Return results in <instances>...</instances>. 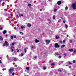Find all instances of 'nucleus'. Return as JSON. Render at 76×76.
Listing matches in <instances>:
<instances>
[{
	"instance_id": "nucleus-1",
	"label": "nucleus",
	"mask_w": 76,
	"mask_h": 76,
	"mask_svg": "<svg viewBox=\"0 0 76 76\" xmlns=\"http://www.w3.org/2000/svg\"><path fill=\"white\" fill-rule=\"evenodd\" d=\"M71 7L73 10H76V2L74 3H73L71 6Z\"/></svg>"
},
{
	"instance_id": "nucleus-2",
	"label": "nucleus",
	"mask_w": 76,
	"mask_h": 76,
	"mask_svg": "<svg viewBox=\"0 0 76 76\" xmlns=\"http://www.w3.org/2000/svg\"><path fill=\"white\" fill-rule=\"evenodd\" d=\"M14 71V68H11L9 70V74H11Z\"/></svg>"
},
{
	"instance_id": "nucleus-3",
	"label": "nucleus",
	"mask_w": 76,
	"mask_h": 76,
	"mask_svg": "<svg viewBox=\"0 0 76 76\" xmlns=\"http://www.w3.org/2000/svg\"><path fill=\"white\" fill-rule=\"evenodd\" d=\"M45 42L46 43V45H48L50 43V40L49 39H46L45 40Z\"/></svg>"
},
{
	"instance_id": "nucleus-4",
	"label": "nucleus",
	"mask_w": 76,
	"mask_h": 76,
	"mask_svg": "<svg viewBox=\"0 0 76 76\" xmlns=\"http://www.w3.org/2000/svg\"><path fill=\"white\" fill-rule=\"evenodd\" d=\"M54 47H55V48H59V47H60V46L58 45V43H56L55 44Z\"/></svg>"
},
{
	"instance_id": "nucleus-5",
	"label": "nucleus",
	"mask_w": 76,
	"mask_h": 76,
	"mask_svg": "<svg viewBox=\"0 0 76 76\" xmlns=\"http://www.w3.org/2000/svg\"><path fill=\"white\" fill-rule=\"evenodd\" d=\"M5 46L6 47H8L9 45V43L6 41H5Z\"/></svg>"
},
{
	"instance_id": "nucleus-6",
	"label": "nucleus",
	"mask_w": 76,
	"mask_h": 76,
	"mask_svg": "<svg viewBox=\"0 0 76 76\" xmlns=\"http://www.w3.org/2000/svg\"><path fill=\"white\" fill-rule=\"evenodd\" d=\"M61 1H58L57 2V4H58V5H60L61 4Z\"/></svg>"
},
{
	"instance_id": "nucleus-7",
	"label": "nucleus",
	"mask_w": 76,
	"mask_h": 76,
	"mask_svg": "<svg viewBox=\"0 0 76 76\" xmlns=\"http://www.w3.org/2000/svg\"><path fill=\"white\" fill-rule=\"evenodd\" d=\"M27 25L28 27H31V24L30 23H28Z\"/></svg>"
},
{
	"instance_id": "nucleus-8",
	"label": "nucleus",
	"mask_w": 76,
	"mask_h": 76,
	"mask_svg": "<svg viewBox=\"0 0 76 76\" xmlns=\"http://www.w3.org/2000/svg\"><path fill=\"white\" fill-rule=\"evenodd\" d=\"M35 42L36 43H38V42H39V40L37 39H36Z\"/></svg>"
},
{
	"instance_id": "nucleus-9",
	"label": "nucleus",
	"mask_w": 76,
	"mask_h": 76,
	"mask_svg": "<svg viewBox=\"0 0 76 76\" xmlns=\"http://www.w3.org/2000/svg\"><path fill=\"white\" fill-rule=\"evenodd\" d=\"M69 51H70V52H72L73 51V49H69Z\"/></svg>"
},
{
	"instance_id": "nucleus-10",
	"label": "nucleus",
	"mask_w": 76,
	"mask_h": 76,
	"mask_svg": "<svg viewBox=\"0 0 76 76\" xmlns=\"http://www.w3.org/2000/svg\"><path fill=\"white\" fill-rule=\"evenodd\" d=\"M25 26H21V29H24V28H25Z\"/></svg>"
},
{
	"instance_id": "nucleus-11",
	"label": "nucleus",
	"mask_w": 76,
	"mask_h": 76,
	"mask_svg": "<svg viewBox=\"0 0 76 76\" xmlns=\"http://www.w3.org/2000/svg\"><path fill=\"white\" fill-rule=\"evenodd\" d=\"M14 61H17V60H18V58H14Z\"/></svg>"
},
{
	"instance_id": "nucleus-12",
	"label": "nucleus",
	"mask_w": 76,
	"mask_h": 76,
	"mask_svg": "<svg viewBox=\"0 0 76 76\" xmlns=\"http://www.w3.org/2000/svg\"><path fill=\"white\" fill-rule=\"evenodd\" d=\"M26 69L27 70H29V67H26Z\"/></svg>"
},
{
	"instance_id": "nucleus-13",
	"label": "nucleus",
	"mask_w": 76,
	"mask_h": 76,
	"mask_svg": "<svg viewBox=\"0 0 76 76\" xmlns=\"http://www.w3.org/2000/svg\"><path fill=\"white\" fill-rule=\"evenodd\" d=\"M28 7H31L32 6V4H28Z\"/></svg>"
},
{
	"instance_id": "nucleus-14",
	"label": "nucleus",
	"mask_w": 76,
	"mask_h": 76,
	"mask_svg": "<svg viewBox=\"0 0 76 76\" xmlns=\"http://www.w3.org/2000/svg\"><path fill=\"white\" fill-rule=\"evenodd\" d=\"M59 38H60V37L57 36L56 37V39H59Z\"/></svg>"
},
{
	"instance_id": "nucleus-15",
	"label": "nucleus",
	"mask_w": 76,
	"mask_h": 76,
	"mask_svg": "<svg viewBox=\"0 0 76 76\" xmlns=\"http://www.w3.org/2000/svg\"><path fill=\"white\" fill-rule=\"evenodd\" d=\"M65 47V45H63L61 46V48H63V47Z\"/></svg>"
},
{
	"instance_id": "nucleus-16",
	"label": "nucleus",
	"mask_w": 76,
	"mask_h": 76,
	"mask_svg": "<svg viewBox=\"0 0 76 76\" xmlns=\"http://www.w3.org/2000/svg\"><path fill=\"white\" fill-rule=\"evenodd\" d=\"M55 64L54 63H52L51 64V66H54Z\"/></svg>"
},
{
	"instance_id": "nucleus-17",
	"label": "nucleus",
	"mask_w": 76,
	"mask_h": 76,
	"mask_svg": "<svg viewBox=\"0 0 76 76\" xmlns=\"http://www.w3.org/2000/svg\"><path fill=\"white\" fill-rule=\"evenodd\" d=\"M6 31L5 30L3 31V34H6Z\"/></svg>"
},
{
	"instance_id": "nucleus-18",
	"label": "nucleus",
	"mask_w": 76,
	"mask_h": 76,
	"mask_svg": "<svg viewBox=\"0 0 76 76\" xmlns=\"http://www.w3.org/2000/svg\"><path fill=\"white\" fill-rule=\"evenodd\" d=\"M55 55L56 56H58V55H60V54H59L58 53H55Z\"/></svg>"
},
{
	"instance_id": "nucleus-19",
	"label": "nucleus",
	"mask_w": 76,
	"mask_h": 76,
	"mask_svg": "<svg viewBox=\"0 0 76 76\" xmlns=\"http://www.w3.org/2000/svg\"><path fill=\"white\" fill-rule=\"evenodd\" d=\"M0 39L1 40H3V38L2 37L0 36Z\"/></svg>"
},
{
	"instance_id": "nucleus-20",
	"label": "nucleus",
	"mask_w": 76,
	"mask_h": 76,
	"mask_svg": "<svg viewBox=\"0 0 76 76\" xmlns=\"http://www.w3.org/2000/svg\"><path fill=\"white\" fill-rule=\"evenodd\" d=\"M56 18V16L55 15H53V19L54 20L55 19V18Z\"/></svg>"
},
{
	"instance_id": "nucleus-21",
	"label": "nucleus",
	"mask_w": 76,
	"mask_h": 76,
	"mask_svg": "<svg viewBox=\"0 0 76 76\" xmlns=\"http://www.w3.org/2000/svg\"><path fill=\"white\" fill-rule=\"evenodd\" d=\"M47 68H46V67H44L43 68V70H46V69Z\"/></svg>"
},
{
	"instance_id": "nucleus-22",
	"label": "nucleus",
	"mask_w": 76,
	"mask_h": 76,
	"mask_svg": "<svg viewBox=\"0 0 76 76\" xmlns=\"http://www.w3.org/2000/svg\"><path fill=\"white\" fill-rule=\"evenodd\" d=\"M57 9H55L54 10V11L56 12H57Z\"/></svg>"
},
{
	"instance_id": "nucleus-23",
	"label": "nucleus",
	"mask_w": 76,
	"mask_h": 76,
	"mask_svg": "<svg viewBox=\"0 0 76 76\" xmlns=\"http://www.w3.org/2000/svg\"><path fill=\"white\" fill-rule=\"evenodd\" d=\"M59 42L60 43H61V44H63V41H62L61 40Z\"/></svg>"
},
{
	"instance_id": "nucleus-24",
	"label": "nucleus",
	"mask_w": 76,
	"mask_h": 76,
	"mask_svg": "<svg viewBox=\"0 0 76 76\" xmlns=\"http://www.w3.org/2000/svg\"><path fill=\"white\" fill-rule=\"evenodd\" d=\"M23 55H24V54L23 53L21 54V57H22V56H23Z\"/></svg>"
},
{
	"instance_id": "nucleus-25",
	"label": "nucleus",
	"mask_w": 76,
	"mask_h": 76,
	"mask_svg": "<svg viewBox=\"0 0 76 76\" xmlns=\"http://www.w3.org/2000/svg\"><path fill=\"white\" fill-rule=\"evenodd\" d=\"M67 9H68V7H65V10H67Z\"/></svg>"
},
{
	"instance_id": "nucleus-26",
	"label": "nucleus",
	"mask_w": 76,
	"mask_h": 76,
	"mask_svg": "<svg viewBox=\"0 0 76 76\" xmlns=\"http://www.w3.org/2000/svg\"><path fill=\"white\" fill-rule=\"evenodd\" d=\"M26 50H27L26 49H25L24 51H25V53H26Z\"/></svg>"
},
{
	"instance_id": "nucleus-27",
	"label": "nucleus",
	"mask_w": 76,
	"mask_h": 76,
	"mask_svg": "<svg viewBox=\"0 0 76 76\" xmlns=\"http://www.w3.org/2000/svg\"><path fill=\"white\" fill-rule=\"evenodd\" d=\"M69 42L70 43H72V40H70Z\"/></svg>"
},
{
	"instance_id": "nucleus-28",
	"label": "nucleus",
	"mask_w": 76,
	"mask_h": 76,
	"mask_svg": "<svg viewBox=\"0 0 76 76\" xmlns=\"http://www.w3.org/2000/svg\"><path fill=\"white\" fill-rule=\"evenodd\" d=\"M75 62H76V60H74L73 61V63H75Z\"/></svg>"
},
{
	"instance_id": "nucleus-29",
	"label": "nucleus",
	"mask_w": 76,
	"mask_h": 76,
	"mask_svg": "<svg viewBox=\"0 0 76 76\" xmlns=\"http://www.w3.org/2000/svg\"><path fill=\"white\" fill-rule=\"evenodd\" d=\"M63 42V44H64V43H65V40H64Z\"/></svg>"
},
{
	"instance_id": "nucleus-30",
	"label": "nucleus",
	"mask_w": 76,
	"mask_h": 76,
	"mask_svg": "<svg viewBox=\"0 0 76 76\" xmlns=\"http://www.w3.org/2000/svg\"><path fill=\"white\" fill-rule=\"evenodd\" d=\"M61 22V20H59L58 21V22H59V23H60Z\"/></svg>"
},
{
	"instance_id": "nucleus-31",
	"label": "nucleus",
	"mask_w": 76,
	"mask_h": 76,
	"mask_svg": "<svg viewBox=\"0 0 76 76\" xmlns=\"http://www.w3.org/2000/svg\"><path fill=\"white\" fill-rule=\"evenodd\" d=\"M3 29V28L1 27V28H0V30H2V29Z\"/></svg>"
},
{
	"instance_id": "nucleus-32",
	"label": "nucleus",
	"mask_w": 76,
	"mask_h": 76,
	"mask_svg": "<svg viewBox=\"0 0 76 76\" xmlns=\"http://www.w3.org/2000/svg\"><path fill=\"white\" fill-rule=\"evenodd\" d=\"M14 75H15V72H13V73L12 74V75L13 76Z\"/></svg>"
},
{
	"instance_id": "nucleus-33",
	"label": "nucleus",
	"mask_w": 76,
	"mask_h": 76,
	"mask_svg": "<svg viewBox=\"0 0 76 76\" xmlns=\"http://www.w3.org/2000/svg\"><path fill=\"white\" fill-rule=\"evenodd\" d=\"M15 44V43H14V42H13L12 43V45H14Z\"/></svg>"
},
{
	"instance_id": "nucleus-34",
	"label": "nucleus",
	"mask_w": 76,
	"mask_h": 76,
	"mask_svg": "<svg viewBox=\"0 0 76 76\" xmlns=\"http://www.w3.org/2000/svg\"><path fill=\"white\" fill-rule=\"evenodd\" d=\"M69 64H72V63L71 62H69Z\"/></svg>"
},
{
	"instance_id": "nucleus-35",
	"label": "nucleus",
	"mask_w": 76,
	"mask_h": 76,
	"mask_svg": "<svg viewBox=\"0 0 76 76\" xmlns=\"http://www.w3.org/2000/svg\"><path fill=\"white\" fill-rule=\"evenodd\" d=\"M68 26L67 25H65V27H66V28H67V27H68Z\"/></svg>"
},
{
	"instance_id": "nucleus-36",
	"label": "nucleus",
	"mask_w": 76,
	"mask_h": 76,
	"mask_svg": "<svg viewBox=\"0 0 76 76\" xmlns=\"http://www.w3.org/2000/svg\"><path fill=\"white\" fill-rule=\"evenodd\" d=\"M11 38L12 39H13V36H11Z\"/></svg>"
},
{
	"instance_id": "nucleus-37",
	"label": "nucleus",
	"mask_w": 76,
	"mask_h": 76,
	"mask_svg": "<svg viewBox=\"0 0 76 76\" xmlns=\"http://www.w3.org/2000/svg\"><path fill=\"white\" fill-rule=\"evenodd\" d=\"M14 38H16V36H14Z\"/></svg>"
},
{
	"instance_id": "nucleus-38",
	"label": "nucleus",
	"mask_w": 76,
	"mask_h": 76,
	"mask_svg": "<svg viewBox=\"0 0 76 76\" xmlns=\"http://www.w3.org/2000/svg\"><path fill=\"white\" fill-rule=\"evenodd\" d=\"M61 58V56H59V58Z\"/></svg>"
},
{
	"instance_id": "nucleus-39",
	"label": "nucleus",
	"mask_w": 76,
	"mask_h": 76,
	"mask_svg": "<svg viewBox=\"0 0 76 76\" xmlns=\"http://www.w3.org/2000/svg\"><path fill=\"white\" fill-rule=\"evenodd\" d=\"M74 53H76V50L74 51Z\"/></svg>"
},
{
	"instance_id": "nucleus-40",
	"label": "nucleus",
	"mask_w": 76,
	"mask_h": 76,
	"mask_svg": "<svg viewBox=\"0 0 76 76\" xmlns=\"http://www.w3.org/2000/svg\"><path fill=\"white\" fill-rule=\"evenodd\" d=\"M37 58V56H35L34 57V58Z\"/></svg>"
},
{
	"instance_id": "nucleus-41",
	"label": "nucleus",
	"mask_w": 76,
	"mask_h": 76,
	"mask_svg": "<svg viewBox=\"0 0 76 76\" xmlns=\"http://www.w3.org/2000/svg\"><path fill=\"white\" fill-rule=\"evenodd\" d=\"M63 22L64 23H65V22H66V21H63Z\"/></svg>"
},
{
	"instance_id": "nucleus-42",
	"label": "nucleus",
	"mask_w": 76,
	"mask_h": 76,
	"mask_svg": "<svg viewBox=\"0 0 76 76\" xmlns=\"http://www.w3.org/2000/svg\"><path fill=\"white\" fill-rule=\"evenodd\" d=\"M71 67H72V66H69V68H71Z\"/></svg>"
},
{
	"instance_id": "nucleus-43",
	"label": "nucleus",
	"mask_w": 76,
	"mask_h": 76,
	"mask_svg": "<svg viewBox=\"0 0 76 76\" xmlns=\"http://www.w3.org/2000/svg\"><path fill=\"white\" fill-rule=\"evenodd\" d=\"M12 48H15L14 47H12Z\"/></svg>"
},
{
	"instance_id": "nucleus-44",
	"label": "nucleus",
	"mask_w": 76,
	"mask_h": 76,
	"mask_svg": "<svg viewBox=\"0 0 76 76\" xmlns=\"http://www.w3.org/2000/svg\"><path fill=\"white\" fill-rule=\"evenodd\" d=\"M2 0H0V3H1V1H2Z\"/></svg>"
},
{
	"instance_id": "nucleus-45",
	"label": "nucleus",
	"mask_w": 76,
	"mask_h": 76,
	"mask_svg": "<svg viewBox=\"0 0 76 76\" xmlns=\"http://www.w3.org/2000/svg\"><path fill=\"white\" fill-rule=\"evenodd\" d=\"M8 36V35L7 34H6V37H7Z\"/></svg>"
},
{
	"instance_id": "nucleus-46",
	"label": "nucleus",
	"mask_w": 76,
	"mask_h": 76,
	"mask_svg": "<svg viewBox=\"0 0 76 76\" xmlns=\"http://www.w3.org/2000/svg\"><path fill=\"white\" fill-rule=\"evenodd\" d=\"M18 66V65H15V67H17Z\"/></svg>"
},
{
	"instance_id": "nucleus-47",
	"label": "nucleus",
	"mask_w": 76,
	"mask_h": 76,
	"mask_svg": "<svg viewBox=\"0 0 76 76\" xmlns=\"http://www.w3.org/2000/svg\"><path fill=\"white\" fill-rule=\"evenodd\" d=\"M21 16H23V14H21Z\"/></svg>"
},
{
	"instance_id": "nucleus-48",
	"label": "nucleus",
	"mask_w": 76,
	"mask_h": 76,
	"mask_svg": "<svg viewBox=\"0 0 76 76\" xmlns=\"http://www.w3.org/2000/svg\"><path fill=\"white\" fill-rule=\"evenodd\" d=\"M32 48H34V46H32Z\"/></svg>"
},
{
	"instance_id": "nucleus-49",
	"label": "nucleus",
	"mask_w": 76,
	"mask_h": 76,
	"mask_svg": "<svg viewBox=\"0 0 76 76\" xmlns=\"http://www.w3.org/2000/svg\"><path fill=\"white\" fill-rule=\"evenodd\" d=\"M12 51H13V48H12Z\"/></svg>"
},
{
	"instance_id": "nucleus-50",
	"label": "nucleus",
	"mask_w": 76,
	"mask_h": 76,
	"mask_svg": "<svg viewBox=\"0 0 76 76\" xmlns=\"http://www.w3.org/2000/svg\"><path fill=\"white\" fill-rule=\"evenodd\" d=\"M19 50H17V52H19Z\"/></svg>"
},
{
	"instance_id": "nucleus-51",
	"label": "nucleus",
	"mask_w": 76,
	"mask_h": 76,
	"mask_svg": "<svg viewBox=\"0 0 76 76\" xmlns=\"http://www.w3.org/2000/svg\"><path fill=\"white\" fill-rule=\"evenodd\" d=\"M59 72H61V70H59Z\"/></svg>"
},
{
	"instance_id": "nucleus-52",
	"label": "nucleus",
	"mask_w": 76,
	"mask_h": 76,
	"mask_svg": "<svg viewBox=\"0 0 76 76\" xmlns=\"http://www.w3.org/2000/svg\"><path fill=\"white\" fill-rule=\"evenodd\" d=\"M24 34L23 33H22V35H23Z\"/></svg>"
},
{
	"instance_id": "nucleus-53",
	"label": "nucleus",
	"mask_w": 76,
	"mask_h": 76,
	"mask_svg": "<svg viewBox=\"0 0 76 76\" xmlns=\"http://www.w3.org/2000/svg\"><path fill=\"white\" fill-rule=\"evenodd\" d=\"M22 32H20V34H22Z\"/></svg>"
},
{
	"instance_id": "nucleus-54",
	"label": "nucleus",
	"mask_w": 76,
	"mask_h": 76,
	"mask_svg": "<svg viewBox=\"0 0 76 76\" xmlns=\"http://www.w3.org/2000/svg\"><path fill=\"white\" fill-rule=\"evenodd\" d=\"M0 63H1V61L0 60Z\"/></svg>"
},
{
	"instance_id": "nucleus-55",
	"label": "nucleus",
	"mask_w": 76,
	"mask_h": 76,
	"mask_svg": "<svg viewBox=\"0 0 76 76\" xmlns=\"http://www.w3.org/2000/svg\"><path fill=\"white\" fill-rule=\"evenodd\" d=\"M17 50H18V49L17 48Z\"/></svg>"
},
{
	"instance_id": "nucleus-56",
	"label": "nucleus",
	"mask_w": 76,
	"mask_h": 76,
	"mask_svg": "<svg viewBox=\"0 0 76 76\" xmlns=\"http://www.w3.org/2000/svg\"><path fill=\"white\" fill-rule=\"evenodd\" d=\"M5 1H7V0H5Z\"/></svg>"
},
{
	"instance_id": "nucleus-57",
	"label": "nucleus",
	"mask_w": 76,
	"mask_h": 76,
	"mask_svg": "<svg viewBox=\"0 0 76 76\" xmlns=\"http://www.w3.org/2000/svg\"><path fill=\"white\" fill-rule=\"evenodd\" d=\"M50 22H51V20H50Z\"/></svg>"
}]
</instances>
